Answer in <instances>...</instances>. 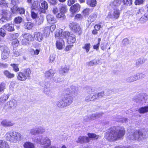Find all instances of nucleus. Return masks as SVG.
I'll use <instances>...</instances> for the list:
<instances>
[{
  "instance_id": "nucleus-4",
  "label": "nucleus",
  "mask_w": 148,
  "mask_h": 148,
  "mask_svg": "<svg viewBox=\"0 0 148 148\" xmlns=\"http://www.w3.org/2000/svg\"><path fill=\"white\" fill-rule=\"evenodd\" d=\"M33 141L37 144L44 145V148L48 147L51 145L50 139L47 137H42L38 136L33 138Z\"/></svg>"
},
{
  "instance_id": "nucleus-33",
  "label": "nucleus",
  "mask_w": 148,
  "mask_h": 148,
  "mask_svg": "<svg viewBox=\"0 0 148 148\" xmlns=\"http://www.w3.org/2000/svg\"><path fill=\"white\" fill-rule=\"evenodd\" d=\"M71 33L68 31H66L63 32L62 31V35H61L60 38L62 39L63 38H68L69 36H70Z\"/></svg>"
},
{
  "instance_id": "nucleus-62",
  "label": "nucleus",
  "mask_w": 148,
  "mask_h": 148,
  "mask_svg": "<svg viewBox=\"0 0 148 148\" xmlns=\"http://www.w3.org/2000/svg\"><path fill=\"white\" fill-rule=\"evenodd\" d=\"M122 42L125 46H127L129 44L130 41L128 39L125 38L123 40Z\"/></svg>"
},
{
  "instance_id": "nucleus-32",
  "label": "nucleus",
  "mask_w": 148,
  "mask_h": 148,
  "mask_svg": "<svg viewBox=\"0 0 148 148\" xmlns=\"http://www.w3.org/2000/svg\"><path fill=\"white\" fill-rule=\"evenodd\" d=\"M23 72L26 75L27 78L30 77L31 71L29 69H25Z\"/></svg>"
},
{
  "instance_id": "nucleus-49",
  "label": "nucleus",
  "mask_w": 148,
  "mask_h": 148,
  "mask_svg": "<svg viewBox=\"0 0 148 148\" xmlns=\"http://www.w3.org/2000/svg\"><path fill=\"white\" fill-rule=\"evenodd\" d=\"M90 9L89 8H86L84 9L82 12L84 16L88 15L90 13Z\"/></svg>"
},
{
  "instance_id": "nucleus-8",
  "label": "nucleus",
  "mask_w": 148,
  "mask_h": 148,
  "mask_svg": "<svg viewBox=\"0 0 148 148\" xmlns=\"http://www.w3.org/2000/svg\"><path fill=\"white\" fill-rule=\"evenodd\" d=\"M69 27L74 32L77 33L79 35L81 34L82 29L79 25L76 24L74 23H70L69 24Z\"/></svg>"
},
{
  "instance_id": "nucleus-57",
  "label": "nucleus",
  "mask_w": 148,
  "mask_h": 148,
  "mask_svg": "<svg viewBox=\"0 0 148 148\" xmlns=\"http://www.w3.org/2000/svg\"><path fill=\"white\" fill-rule=\"evenodd\" d=\"M44 92L47 95H50L52 92L50 90V88H46L44 90Z\"/></svg>"
},
{
  "instance_id": "nucleus-61",
  "label": "nucleus",
  "mask_w": 148,
  "mask_h": 148,
  "mask_svg": "<svg viewBox=\"0 0 148 148\" xmlns=\"http://www.w3.org/2000/svg\"><path fill=\"white\" fill-rule=\"evenodd\" d=\"M97 95L98 98H102L105 95L104 92V91H102L99 92L98 93Z\"/></svg>"
},
{
  "instance_id": "nucleus-47",
  "label": "nucleus",
  "mask_w": 148,
  "mask_h": 148,
  "mask_svg": "<svg viewBox=\"0 0 148 148\" xmlns=\"http://www.w3.org/2000/svg\"><path fill=\"white\" fill-rule=\"evenodd\" d=\"M44 18L42 16H40L39 18H38L36 20V23L38 25H40L43 23Z\"/></svg>"
},
{
  "instance_id": "nucleus-34",
  "label": "nucleus",
  "mask_w": 148,
  "mask_h": 148,
  "mask_svg": "<svg viewBox=\"0 0 148 148\" xmlns=\"http://www.w3.org/2000/svg\"><path fill=\"white\" fill-rule=\"evenodd\" d=\"M69 68L66 66H64L62 67L60 69V73L64 74V73H67L69 71Z\"/></svg>"
},
{
  "instance_id": "nucleus-46",
  "label": "nucleus",
  "mask_w": 148,
  "mask_h": 148,
  "mask_svg": "<svg viewBox=\"0 0 148 148\" xmlns=\"http://www.w3.org/2000/svg\"><path fill=\"white\" fill-rule=\"evenodd\" d=\"M126 81L127 82H132L134 81H136L134 76H132L129 77L127 78L126 79Z\"/></svg>"
},
{
  "instance_id": "nucleus-39",
  "label": "nucleus",
  "mask_w": 148,
  "mask_h": 148,
  "mask_svg": "<svg viewBox=\"0 0 148 148\" xmlns=\"http://www.w3.org/2000/svg\"><path fill=\"white\" fill-rule=\"evenodd\" d=\"M54 73V71L53 70L51 69L46 72L45 75L47 77H52L53 76Z\"/></svg>"
},
{
  "instance_id": "nucleus-5",
  "label": "nucleus",
  "mask_w": 148,
  "mask_h": 148,
  "mask_svg": "<svg viewBox=\"0 0 148 148\" xmlns=\"http://www.w3.org/2000/svg\"><path fill=\"white\" fill-rule=\"evenodd\" d=\"M145 137V136L141 131L137 130L133 132H132L129 138L131 140H134L140 141L143 140Z\"/></svg>"
},
{
  "instance_id": "nucleus-27",
  "label": "nucleus",
  "mask_w": 148,
  "mask_h": 148,
  "mask_svg": "<svg viewBox=\"0 0 148 148\" xmlns=\"http://www.w3.org/2000/svg\"><path fill=\"white\" fill-rule=\"evenodd\" d=\"M0 148H10V147L7 143L2 140H0Z\"/></svg>"
},
{
  "instance_id": "nucleus-38",
  "label": "nucleus",
  "mask_w": 148,
  "mask_h": 148,
  "mask_svg": "<svg viewBox=\"0 0 148 148\" xmlns=\"http://www.w3.org/2000/svg\"><path fill=\"white\" fill-rule=\"evenodd\" d=\"M33 26V24L32 23L28 22L26 23H25L24 27L25 28L28 29H30L32 28Z\"/></svg>"
},
{
  "instance_id": "nucleus-43",
  "label": "nucleus",
  "mask_w": 148,
  "mask_h": 148,
  "mask_svg": "<svg viewBox=\"0 0 148 148\" xmlns=\"http://www.w3.org/2000/svg\"><path fill=\"white\" fill-rule=\"evenodd\" d=\"M88 135L89 138H91L97 139L99 137V135H97L95 134L88 133Z\"/></svg>"
},
{
  "instance_id": "nucleus-44",
  "label": "nucleus",
  "mask_w": 148,
  "mask_h": 148,
  "mask_svg": "<svg viewBox=\"0 0 148 148\" xmlns=\"http://www.w3.org/2000/svg\"><path fill=\"white\" fill-rule=\"evenodd\" d=\"M64 13L61 12H60L57 15L56 17L57 18H60L61 20H63L65 18V16L64 14Z\"/></svg>"
},
{
  "instance_id": "nucleus-53",
  "label": "nucleus",
  "mask_w": 148,
  "mask_h": 148,
  "mask_svg": "<svg viewBox=\"0 0 148 148\" xmlns=\"http://www.w3.org/2000/svg\"><path fill=\"white\" fill-rule=\"evenodd\" d=\"M41 7L42 8H43L45 9H47L48 8V5L47 2L44 1H42L41 3Z\"/></svg>"
},
{
  "instance_id": "nucleus-50",
  "label": "nucleus",
  "mask_w": 148,
  "mask_h": 148,
  "mask_svg": "<svg viewBox=\"0 0 148 148\" xmlns=\"http://www.w3.org/2000/svg\"><path fill=\"white\" fill-rule=\"evenodd\" d=\"M10 65L13 67V70L15 72H17L19 71V69L18 64H11Z\"/></svg>"
},
{
  "instance_id": "nucleus-3",
  "label": "nucleus",
  "mask_w": 148,
  "mask_h": 148,
  "mask_svg": "<svg viewBox=\"0 0 148 148\" xmlns=\"http://www.w3.org/2000/svg\"><path fill=\"white\" fill-rule=\"evenodd\" d=\"M7 140L10 142L16 143L20 141L21 139V134L19 132L15 131H9L5 135Z\"/></svg>"
},
{
  "instance_id": "nucleus-36",
  "label": "nucleus",
  "mask_w": 148,
  "mask_h": 148,
  "mask_svg": "<svg viewBox=\"0 0 148 148\" xmlns=\"http://www.w3.org/2000/svg\"><path fill=\"white\" fill-rule=\"evenodd\" d=\"M67 7L66 5L64 4H61L60 5V12L64 13L67 10Z\"/></svg>"
},
{
  "instance_id": "nucleus-41",
  "label": "nucleus",
  "mask_w": 148,
  "mask_h": 148,
  "mask_svg": "<svg viewBox=\"0 0 148 148\" xmlns=\"http://www.w3.org/2000/svg\"><path fill=\"white\" fill-rule=\"evenodd\" d=\"M123 2L124 5L126 6H130L132 4V0H123Z\"/></svg>"
},
{
  "instance_id": "nucleus-52",
  "label": "nucleus",
  "mask_w": 148,
  "mask_h": 148,
  "mask_svg": "<svg viewBox=\"0 0 148 148\" xmlns=\"http://www.w3.org/2000/svg\"><path fill=\"white\" fill-rule=\"evenodd\" d=\"M22 18L21 17L18 16L16 18L14 21L15 23L19 24L22 22Z\"/></svg>"
},
{
  "instance_id": "nucleus-18",
  "label": "nucleus",
  "mask_w": 148,
  "mask_h": 148,
  "mask_svg": "<svg viewBox=\"0 0 148 148\" xmlns=\"http://www.w3.org/2000/svg\"><path fill=\"white\" fill-rule=\"evenodd\" d=\"M47 19L48 22L50 24H54L57 22V20L53 15L51 14L47 15Z\"/></svg>"
},
{
  "instance_id": "nucleus-56",
  "label": "nucleus",
  "mask_w": 148,
  "mask_h": 148,
  "mask_svg": "<svg viewBox=\"0 0 148 148\" xmlns=\"http://www.w3.org/2000/svg\"><path fill=\"white\" fill-rule=\"evenodd\" d=\"M50 31V27H47L45 28L44 32L45 34H46V36H47L49 35Z\"/></svg>"
},
{
  "instance_id": "nucleus-25",
  "label": "nucleus",
  "mask_w": 148,
  "mask_h": 148,
  "mask_svg": "<svg viewBox=\"0 0 148 148\" xmlns=\"http://www.w3.org/2000/svg\"><path fill=\"white\" fill-rule=\"evenodd\" d=\"M31 13V16L33 18H36L37 17L38 13L36 9H32Z\"/></svg>"
},
{
  "instance_id": "nucleus-11",
  "label": "nucleus",
  "mask_w": 148,
  "mask_h": 148,
  "mask_svg": "<svg viewBox=\"0 0 148 148\" xmlns=\"http://www.w3.org/2000/svg\"><path fill=\"white\" fill-rule=\"evenodd\" d=\"M89 141V139L88 137L84 136H80L76 142L77 143L82 144L88 143Z\"/></svg>"
},
{
  "instance_id": "nucleus-58",
  "label": "nucleus",
  "mask_w": 148,
  "mask_h": 148,
  "mask_svg": "<svg viewBox=\"0 0 148 148\" xmlns=\"http://www.w3.org/2000/svg\"><path fill=\"white\" fill-rule=\"evenodd\" d=\"M5 88V84L2 83L0 84V92L3 91Z\"/></svg>"
},
{
  "instance_id": "nucleus-51",
  "label": "nucleus",
  "mask_w": 148,
  "mask_h": 148,
  "mask_svg": "<svg viewBox=\"0 0 148 148\" xmlns=\"http://www.w3.org/2000/svg\"><path fill=\"white\" fill-rule=\"evenodd\" d=\"M62 30L61 29H58L55 33V36L56 37H58L60 36L61 37V35H62Z\"/></svg>"
},
{
  "instance_id": "nucleus-7",
  "label": "nucleus",
  "mask_w": 148,
  "mask_h": 148,
  "mask_svg": "<svg viewBox=\"0 0 148 148\" xmlns=\"http://www.w3.org/2000/svg\"><path fill=\"white\" fill-rule=\"evenodd\" d=\"M148 9V4L146 5ZM140 14L143 15L140 19L141 22L144 23L148 20V9L147 11H144L143 9L139 10Z\"/></svg>"
},
{
  "instance_id": "nucleus-15",
  "label": "nucleus",
  "mask_w": 148,
  "mask_h": 148,
  "mask_svg": "<svg viewBox=\"0 0 148 148\" xmlns=\"http://www.w3.org/2000/svg\"><path fill=\"white\" fill-rule=\"evenodd\" d=\"M35 38L37 40L40 42L43 40V35L42 33L39 32H36L34 33Z\"/></svg>"
},
{
  "instance_id": "nucleus-21",
  "label": "nucleus",
  "mask_w": 148,
  "mask_h": 148,
  "mask_svg": "<svg viewBox=\"0 0 148 148\" xmlns=\"http://www.w3.org/2000/svg\"><path fill=\"white\" fill-rule=\"evenodd\" d=\"M3 27L5 29L9 32H12L14 31V25L12 24H6L4 25Z\"/></svg>"
},
{
  "instance_id": "nucleus-10",
  "label": "nucleus",
  "mask_w": 148,
  "mask_h": 148,
  "mask_svg": "<svg viewBox=\"0 0 148 148\" xmlns=\"http://www.w3.org/2000/svg\"><path fill=\"white\" fill-rule=\"evenodd\" d=\"M24 39L22 41V44L23 45H26L27 43V41H32L34 40L32 36L29 34L25 33L23 34Z\"/></svg>"
},
{
  "instance_id": "nucleus-64",
  "label": "nucleus",
  "mask_w": 148,
  "mask_h": 148,
  "mask_svg": "<svg viewBox=\"0 0 148 148\" xmlns=\"http://www.w3.org/2000/svg\"><path fill=\"white\" fill-rule=\"evenodd\" d=\"M91 100H95L98 99L97 95L96 94H94L92 96H91Z\"/></svg>"
},
{
  "instance_id": "nucleus-12",
  "label": "nucleus",
  "mask_w": 148,
  "mask_h": 148,
  "mask_svg": "<svg viewBox=\"0 0 148 148\" xmlns=\"http://www.w3.org/2000/svg\"><path fill=\"white\" fill-rule=\"evenodd\" d=\"M11 12L13 13L18 12L20 14H23L25 12V10L23 8H18V7H13L11 9Z\"/></svg>"
},
{
  "instance_id": "nucleus-22",
  "label": "nucleus",
  "mask_w": 148,
  "mask_h": 148,
  "mask_svg": "<svg viewBox=\"0 0 148 148\" xmlns=\"http://www.w3.org/2000/svg\"><path fill=\"white\" fill-rule=\"evenodd\" d=\"M17 78L18 80L21 81H25L27 78L26 77V75H24L23 72H20L18 73Z\"/></svg>"
},
{
  "instance_id": "nucleus-40",
  "label": "nucleus",
  "mask_w": 148,
  "mask_h": 148,
  "mask_svg": "<svg viewBox=\"0 0 148 148\" xmlns=\"http://www.w3.org/2000/svg\"><path fill=\"white\" fill-rule=\"evenodd\" d=\"M139 112L140 113H143L148 112V106L142 107L139 110Z\"/></svg>"
},
{
  "instance_id": "nucleus-20",
  "label": "nucleus",
  "mask_w": 148,
  "mask_h": 148,
  "mask_svg": "<svg viewBox=\"0 0 148 148\" xmlns=\"http://www.w3.org/2000/svg\"><path fill=\"white\" fill-rule=\"evenodd\" d=\"M75 36L73 34H71L67 39V41L68 44H71L75 42Z\"/></svg>"
},
{
  "instance_id": "nucleus-19",
  "label": "nucleus",
  "mask_w": 148,
  "mask_h": 148,
  "mask_svg": "<svg viewBox=\"0 0 148 148\" xmlns=\"http://www.w3.org/2000/svg\"><path fill=\"white\" fill-rule=\"evenodd\" d=\"M1 125L5 127H10L14 125V123L11 121L6 119L3 120L1 122Z\"/></svg>"
},
{
  "instance_id": "nucleus-26",
  "label": "nucleus",
  "mask_w": 148,
  "mask_h": 148,
  "mask_svg": "<svg viewBox=\"0 0 148 148\" xmlns=\"http://www.w3.org/2000/svg\"><path fill=\"white\" fill-rule=\"evenodd\" d=\"M8 103L9 105V107H15L17 105V101L15 99H12L10 102H8Z\"/></svg>"
},
{
  "instance_id": "nucleus-16",
  "label": "nucleus",
  "mask_w": 148,
  "mask_h": 148,
  "mask_svg": "<svg viewBox=\"0 0 148 148\" xmlns=\"http://www.w3.org/2000/svg\"><path fill=\"white\" fill-rule=\"evenodd\" d=\"M97 12H95L91 14L88 19V23L90 24L91 23L95 21L97 18Z\"/></svg>"
},
{
  "instance_id": "nucleus-54",
  "label": "nucleus",
  "mask_w": 148,
  "mask_h": 148,
  "mask_svg": "<svg viewBox=\"0 0 148 148\" xmlns=\"http://www.w3.org/2000/svg\"><path fill=\"white\" fill-rule=\"evenodd\" d=\"M30 133L32 135H36L37 134V129L33 128L30 130Z\"/></svg>"
},
{
  "instance_id": "nucleus-6",
  "label": "nucleus",
  "mask_w": 148,
  "mask_h": 148,
  "mask_svg": "<svg viewBox=\"0 0 148 148\" xmlns=\"http://www.w3.org/2000/svg\"><path fill=\"white\" fill-rule=\"evenodd\" d=\"M70 88L66 89V95H69L72 97L73 95L76 96L78 95V88L77 87L72 86Z\"/></svg>"
},
{
  "instance_id": "nucleus-9",
  "label": "nucleus",
  "mask_w": 148,
  "mask_h": 148,
  "mask_svg": "<svg viewBox=\"0 0 148 148\" xmlns=\"http://www.w3.org/2000/svg\"><path fill=\"white\" fill-rule=\"evenodd\" d=\"M120 14V11L117 9H114L113 11L110 12L108 16L112 19H116L119 18Z\"/></svg>"
},
{
  "instance_id": "nucleus-35",
  "label": "nucleus",
  "mask_w": 148,
  "mask_h": 148,
  "mask_svg": "<svg viewBox=\"0 0 148 148\" xmlns=\"http://www.w3.org/2000/svg\"><path fill=\"white\" fill-rule=\"evenodd\" d=\"M145 62V60L143 58H140L137 60L136 64V66H138L143 64Z\"/></svg>"
},
{
  "instance_id": "nucleus-13",
  "label": "nucleus",
  "mask_w": 148,
  "mask_h": 148,
  "mask_svg": "<svg viewBox=\"0 0 148 148\" xmlns=\"http://www.w3.org/2000/svg\"><path fill=\"white\" fill-rule=\"evenodd\" d=\"M10 51L8 49L7 47L4 48L2 51L1 57L2 59L5 60L7 59L9 57Z\"/></svg>"
},
{
  "instance_id": "nucleus-59",
  "label": "nucleus",
  "mask_w": 148,
  "mask_h": 148,
  "mask_svg": "<svg viewBox=\"0 0 148 148\" xmlns=\"http://www.w3.org/2000/svg\"><path fill=\"white\" fill-rule=\"evenodd\" d=\"M6 34L5 31L3 28H1L0 29V35L4 37Z\"/></svg>"
},
{
  "instance_id": "nucleus-60",
  "label": "nucleus",
  "mask_w": 148,
  "mask_h": 148,
  "mask_svg": "<svg viewBox=\"0 0 148 148\" xmlns=\"http://www.w3.org/2000/svg\"><path fill=\"white\" fill-rule=\"evenodd\" d=\"M75 18L78 20H81L83 18V16L81 14H77L75 16Z\"/></svg>"
},
{
  "instance_id": "nucleus-28",
  "label": "nucleus",
  "mask_w": 148,
  "mask_h": 148,
  "mask_svg": "<svg viewBox=\"0 0 148 148\" xmlns=\"http://www.w3.org/2000/svg\"><path fill=\"white\" fill-rule=\"evenodd\" d=\"M4 75L8 78H11L14 77V74L12 73L7 70L5 71L4 72Z\"/></svg>"
},
{
  "instance_id": "nucleus-63",
  "label": "nucleus",
  "mask_w": 148,
  "mask_h": 148,
  "mask_svg": "<svg viewBox=\"0 0 148 148\" xmlns=\"http://www.w3.org/2000/svg\"><path fill=\"white\" fill-rule=\"evenodd\" d=\"M56 56L54 55H51L49 57V62L52 63L55 60Z\"/></svg>"
},
{
  "instance_id": "nucleus-30",
  "label": "nucleus",
  "mask_w": 148,
  "mask_h": 148,
  "mask_svg": "<svg viewBox=\"0 0 148 148\" xmlns=\"http://www.w3.org/2000/svg\"><path fill=\"white\" fill-rule=\"evenodd\" d=\"M121 0H115L112 2L110 4L112 6H118L121 3Z\"/></svg>"
},
{
  "instance_id": "nucleus-2",
  "label": "nucleus",
  "mask_w": 148,
  "mask_h": 148,
  "mask_svg": "<svg viewBox=\"0 0 148 148\" xmlns=\"http://www.w3.org/2000/svg\"><path fill=\"white\" fill-rule=\"evenodd\" d=\"M73 100V97L71 96L65 95L64 97L60 99L57 102L56 105L58 108L62 109L71 104Z\"/></svg>"
},
{
  "instance_id": "nucleus-37",
  "label": "nucleus",
  "mask_w": 148,
  "mask_h": 148,
  "mask_svg": "<svg viewBox=\"0 0 148 148\" xmlns=\"http://www.w3.org/2000/svg\"><path fill=\"white\" fill-rule=\"evenodd\" d=\"M40 7V5L38 4V2L36 1H35L34 3L32 4L31 6L32 9H38Z\"/></svg>"
},
{
  "instance_id": "nucleus-31",
  "label": "nucleus",
  "mask_w": 148,
  "mask_h": 148,
  "mask_svg": "<svg viewBox=\"0 0 148 148\" xmlns=\"http://www.w3.org/2000/svg\"><path fill=\"white\" fill-rule=\"evenodd\" d=\"M25 148H34L35 146L34 144L30 142H27L25 143L23 145Z\"/></svg>"
},
{
  "instance_id": "nucleus-45",
  "label": "nucleus",
  "mask_w": 148,
  "mask_h": 148,
  "mask_svg": "<svg viewBox=\"0 0 148 148\" xmlns=\"http://www.w3.org/2000/svg\"><path fill=\"white\" fill-rule=\"evenodd\" d=\"M8 98V96L4 95H2L0 98V102L2 103L4 102Z\"/></svg>"
},
{
  "instance_id": "nucleus-42",
  "label": "nucleus",
  "mask_w": 148,
  "mask_h": 148,
  "mask_svg": "<svg viewBox=\"0 0 148 148\" xmlns=\"http://www.w3.org/2000/svg\"><path fill=\"white\" fill-rule=\"evenodd\" d=\"M90 46L91 45L90 43H86L84 45V46L82 47V48L85 49L86 53H88L90 50Z\"/></svg>"
},
{
  "instance_id": "nucleus-48",
  "label": "nucleus",
  "mask_w": 148,
  "mask_h": 148,
  "mask_svg": "<svg viewBox=\"0 0 148 148\" xmlns=\"http://www.w3.org/2000/svg\"><path fill=\"white\" fill-rule=\"evenodd\" d=\"M38 134H42L45 132V128L41 127H40L37 128Z\"/></svg>"
},
{
  "instance_id": "nucleus-24",
  "label": "nucleus",
  "mask_w": 148,
  "mask_h": 148,
  "mask_svg": "<svg viewBox=\"0 0 148 148\" xmlns=\"http://www.w3.org/2000/svg\"><path fill=\"white\" fill-rule=\"evenodd\" d=\"M97 90V88L95 87H87L86 88V91L88 93H92Z\"/></svg>"
},
{
  "instance_id": "nucleus-55",
  "label": "nucleus",
  "mask_w": 148,
  "mask_h": 148,
  "mask_svg": "<svg viewBox=\"0 0 148 148\" xmlns=\"http://www.w3.org/2000/svg\"><path fill=\"white\" fill-rule=\"evenodd\" d=\"M19 3L18 0H12L11 1V3L13 6V7H17L16 5Z\"/></svg>"
},
{
  "instance_id": "nucleus-29",
  "label": "nucleus",
  "mask_w": 148,
  "mask_h": 148,
  "mask_svg": "<svg viewBox=\"0 0 148 148\" xmlns=\"http://www.w3.org/2000/svg\"><path fill=\"white\" fill-rule=\"evenodd\" d=\"M87 3L92 7H94L97 4L96 0H87Z\"/></svg>"
},
{
  "instance_id": "nucleus-14",
  "label": "nucleus",
  "mask_w": 148,
  "mask_h": 148,
  "mask_svg": "<svg viewBox=\"0 0 148 148\" xmlns=\"http://www.w3.org/2000/svg\"><path fill=\"white\" fill-rule=\"evenodd\" d=\"M64 44V42L62 39L58 38L56 41V46L58 49L61 50L62 49Z\"/></svg>"
},
{
  "instance_id": "nucleus-23",
  "label": "nucleus",
  "mask_w": 148,
  "mask_h": 148,
  "mask_svg": "<svg viewBox=\"0 0 148 148\" xmlns=\"http://www.w3.org/2000/svg\"><path fill=\"white\" fill-rule=\"evenodd\" d=\"M103 113H95L91 115L90 116V118L91 120H94L98 118L101 116L103 114Z\"/></svg>"
},
{
  "instance_id": "nucleus-1",
  "label": "nucleus",
  "mask_w": 148,
  "mask_h": 148,
  "mask_svg": "<svg viewBox=\"0 0 148 148\" xmlns=\"http://www.w3.org/2000/svg\"><path fill=\"white\" fill-rule=\"evenodd\" d=\"M125 131L123 127L117 126L109 129L105 137L108 141H113L121 138L124 135Z\"/></svg>"
},
{
  "instance_id": "nucleus-17",
  "label": "nucleus",
  "mask_w": 148,
  "mask_h": 148,
  "mask_svg": "<svg viewBox=\"0 0 148 148\" xmlns=\"http://www.w3.org/2000/svg\"><path fill=\"white\" fill-rule=\"evenodd\" d=\"M80 8V6L79 4H75L71 7V12L72 13L77 12L79 10Z\"/></svg>"
}]
</instances>
